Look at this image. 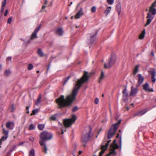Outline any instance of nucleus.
Instances as JSON below:
<instances>
[{
	"label": "nucleus",
	"instance_id": "obj_1",
	"mask_svg": "<svg viewBox=\"0 0 156 156\" xmlns=\"http://www.w3.org/2000/svg\"><path fill=\"white\" fill-rule=\"evenodd\" d=\"M87 73L88 72H84L83 76L76 82L71 94L67 96L65 99L64 96L62 95L57 100V103L60 107L69 106L71 105L75 99L76 96L80 88L83 83L88 80L89 76Z\"/></svg>",
	"mask_w": 156,
	"mask_h": 156
},
{
	"label": "nucleus",
	"instance_id": "obj_2",
	"mask_svg": "<svg viewBox=\"0 0 156 156\" xmlns=\"http://www.w3.org/2000/svg\"><path fill=\"white\" fill-rule=\"evenodd\" d=\"M52 137V134L46 131H43L40 134V138L41 140H40L39 143L41 146H44V151L46 153H47V149L44 143L47 140L51 139Z\"/></svg>",
	"mask_w": 156,
	"mask_h": 156
},
{
	"label": "nucleus",
	"instance_id": "obj_3",
	"mask_svg": "<svg viewBox=\"0 0 156 156\" xmlns=\"http://www.w3.org/2000/svg\"><path fill=\"white\" fill-rule=\"evenodd\" d=\"M119 147L118 144L116 143V140H114L110 146L109 153L105 156H115L117 154L115 150L118 149Z\"/></svg>",
	"mask_w": 156,
	"mask_h": 156
},
{
	"label": "nucleus",
	"instance_id": "obj_4",
	"mask_svg": "<svg viewBox=\"0 0 156 156\" xmlns=\"http://www.w3.org/2000/svg\"><path fill=\"white\" fill-rule=\"evenodd\" d=\"M119 126V125H118L117 123L113 124L108 132V138L105 137L104 138V141H106L107 138L109 139L111 138L115 133Z\"/></svg>",
	"mask_w": 156,
	"mask_h": 156
},
{
	"label": "nucleus",
	"instance_id": "obj_5",
	"mask_svg": "<svg viewBox=\"0 0 156 156\" xmlns=\"http://www.w3.org/2000/svg\"><path fill=\"white\" fill-rule=\"evenodd\" d=\"M76 119V116L75 115H73L71 119H65L64 120V125L65 128L69 127L73 123Z\"/></svg>",
	"mask_w": 156,
	"mask_h": 156
},
{
	"label": "nucleus",
	"instance_id": "obj_6",
	"mask_svg": "<svg viewBox=\"0 0 156 156\" xmlns=\"http://www.w3.org/2000/svg\"><path fill=\"white\" fill-rule=\"evenodd\" d=\"M116 61V57L115 55H112L109 62L104 64V67L106 69L110 68L115 63Z\"/></svg>",
	"mask_w": 156,
	"mask_h": 156
},
{
	"label": "nucleus",
	"instance_id": "obj_7",
	"mask_svg": "<svg viewBox=\"0 0 156 156\" xmlns=\"http://www.w3.org/2000/svg\"><path fill=\"white\" fill-rule=\"evenodd\" d=\"M90 132L91 130L90 129L88 132L83 135L81 140L82 142L86 143L89 140L90 137Z\"/></svg>",
	"mask_w": 156,
	"mask_h": 156
},
{
	"label": "nucleus",
	"instance_id": "obj_8",
	"mask_svg": "<svg viewBox=\"0 0 156 156\" xmlns=\"http://www.w3.org/2000/svg\"><path fill=\"white\" fill-rule=\"evenodd\" d=\"M41 24H40L36 28L33 33H32L31 37V39H33L34 38H37V34L38 32L39 31V30L40 29L41 27Z\"/></svg>",
	"mask_w": 156,
	"mask_h": 156
},
{
	"label": "nucleus",
	"instance_id": "obj_9",
	"mask_svg": "<svg viewBox=\"0 0 156 156\" xmlns=\"http://www.w3.org/2000/svg\"><path fill=\"white\" fill-rule=\"evenodd\" d=\"M110 141L111 140H109L107 141V143L105 144V145H102L101 146V149L102 150L99 153V156H102V155L104 153L105 151L107 149L108 145V144Z\"/></svg>",
	"mask_w": 156,
	"mask_h": 156
},
{
	"label": "nucleus",
	"instance_id": "obj_10",
	"mask_svg": "<svg viewBox=\"0 0 156 156\" xmlns=\"http://www.w3.org/2000/svg\"><path fill=\"white\" fill-rule=\"evenodd\" d=\"M154 17V16L151 15L150 13H148L147 14V20L146 23L145 24V27H146L150 24L152 20Z\"/></svg>",
	"mask_w": 156,
	"mask_h": 156
},
{
	"label": "nucleus",
	"instance_id": "obj_11",
	"mask_svg": "<svg viewBox=\"0 0 156 156\" xmlns=\"http://www.w3.org/2000/svg\"><path fill=\"white\" fill-rule=\"evenodd\" d=\"M138 83L137 86V87L139 86L143 83L144 78L142 75L140 74H139L137 75Z\"/></svg>",
	"mask_w": 156,
	"mask_h": 156
},
{
	"label": "nucleus",
	"instance_id": "obj_12",
	"mask_svg": "<svg viewBox=\"0 0 156 156\" xmlns=\"http://www.w3.org/2000/svg\"><path fill=\"white\" fill-rule=\"evenodd\" d=\"M142 87L143 89L146 92H151L153 91V89L149 87V85L147 83H146L143 84Z\"/></svg>",
	"mask_w": 156,
	"mask_h": 156
},
{
	"label": "nucleus",
	"instance_id": "obj_13",
	"mask_svg": "<svg viewBox=\"0 0 156 156\" xmlns=\"http://www.w3.org/2000/svg\"><path fill=\"white\" fill-rule=\"evenodd\" d=\"M138 90L137 88H134L133 86L131 87V91L130 94V96H135L137 93Z\"/></svg>",
	"mask_w": 156,
	"mask_h": 156
},
{
	"label": "nucleus",
	"instance_id": "obj_14",
	"mask_svg": "<svg viewBox=\"0 0 156 156\" xmlns=\"http://www.w3.org/2000/svg\"><path fill=\"white\" fill-rule=\"evenodd\" d=\"M147 111V109H144L141 111H139L134 114V116H141L144 114Z\"/></svg>",
	"mask_w": 156,
	"mask_h": 156
},
{
	"label": "nucleus",
	"instance_id": "obj_15",
	"mask_svg": "<svg viewBox=\"0 0 156 156\" xmlns=\"http://www.w3.org/2000/svg\"><path fill=\"white\" fill-rule=\"evenodd\" d=\"M83 14L82 9L81 8L78 12L75 15V19H78L82 16Z\"/></svg>",
	"mask_w": 156,
	"mask_h": 156
},
{
	"label": "nucleus",
	"instance_id": "obj_16",
	"mask_svg": "<svg viewBox=\"0 0 156 156\" xmlns=\"http://www.w3.org/2000/svg\"><path fill=\"white\" fill-rule=\"evenodd\" d=\"M14 123L12 122H8L6 123V127L11 129H12L14 127Z\"/></svg>",
	"mask_w": 156,
	"mask_h": 156
},
{
	"label": "nucleus",
	"instance_id": "obj_17",
	"mask_svg": "<svg viewBox=\"0 0 156 156\" xmlns=\"http://www.w3.org/2000/svg\"><path fill=\"white\" fill-rule=\"evenodd\" d=\"M148 13H150L153 16L154 15L156 14V9L150 7L149 12Z\"/></svg>",
	"mask_w": 156,
	"mask_h": 156
},
{
	"label": "nucleus",
	"instance_id": "obj_18",
	"mask_svg": "<svg viewBox=\"0 0 156 156\" xmlns=\"http://www.w3.org/2000/svg\"><path fill=\"white\" fill-rule=\"evenodd\" d=\"M151 80L153 82H155L156 81V79L155 78L156 76V72L155 71H153L151 73Z\"/></svg>",
	"mask_w": 156,
	"mask_h": 156
},
{
	"label": "nucleus",
	"instance_id": "obj_19",
	"mask_svg": "<svg viewBox=\"0 0 156 156\" xmlns=\"http://www.w3.org/2000/svg\"><path fill=\"white\" fill-rule=\"evenodd\" d=\"M116 10L117 11L119 15L120 14L121 12V5L120 4H117L116 6Z\"/></svg>",
	"mask_w": 156,
	"mask_h": 156
},
{
	"label": "nucleus",
	"instance_id": "obj_20",
	"mask_svg": "<svg viewBox=\"0 0 156 156\" xmlns=\"http://www.w3.org/2000/svg\"><path fill=\"white\" fill-rule=\"evenodd\" d=\"M145 33V30L144 29L142 32L141 34L139 36V38L140 39H143L144 37Z\"/></svg>",
	"mask_w": 156,
	"mask_h": 156
},
{
	"label": "nucleus",
	"instance_id": "obj_21",
	"mask_svg": "<svg viewBox=\"0 0 156 156\" xmlns=\"http://www.w3.org/2000/svg\"><path fill=\"white\" fill-rule=\"evenodd\" d=\"M111 7L110 6L108 7L106 10L105 11L104 14L105 15L107 16L109 13L110 12Z\"/></svg>",
	"mask_w": 156,
	"mask_h": 156
},
{
	"label": "nucleus",
	"instance_id": "obj_22",
	"mask_svg": "<svg viewBox=\"0 0 156 156\" xmlns=\"http://www.w3.org/2000/svg\"><path fill=\"white\" fill-rule=\"evenodd\" d=\"M56 34L59 35H61L63 34V31L62 29L61 28H58L56 31Z\"/></svg>",
	"mask_w": 156,
	"mask_h": 156
},
{
	"label": "nucleus",
	"instance_id": "obj_23",
	"mask_svg": "<svg viewBox=\"0 0 156 156\" xmlns=\"http://www.w3.org/2000/svg\"><path fill=\"white\" fill-rule=\"evenodd\" d=\"M139 66L136 65L135 66L133 71V74L134 75L136 74L138 71Z\"/></svg>",
	"mask_w": 156,
	"mask_h": 156
},
{
	"label": "nucleus",
	"instance_id": "obj_24",
	"mask_svg": "<svg viewBox=\"0 0 156 156\" xmlns=\"http://www.w3.org/2000/svg\"><path fill=\"white\" fill-rule=\"evenodd\" d=\"M41 101V95H40L39 96L36 100L35 102V104L37 105H38Z\"/></svg>",
	"mask_w": 156,
	"mask_h": 156
},
{
	"label": "nucleus",
	"instance_id": "obj_25",
	"mask_svg": "<svg viewBox=\"0 0 156 156\" xmlns=\"http://www.w3.org/2000/svg\"><path fill=\"white\" fill-rule=\"evenodd\" d=\"M95 35H96V34L93 35L91 36L90 40L89 41H88V43L92 44L94 43V36Z\"/></svg>",
	"mask_w": 156,
	"mask_h": 156
},
{
	"label": "nucleus",
	"instance_id": "obj_26",
	"mask_svg": "<svg viewBox=\"0 0 156 156\" xmlns=\"http://www.w3.org/2000/svg\"><path fill=\"white\" fill-rule=\"evenodd\" d=\"M122 93L123 97H126L128 95V93L127 92V90L126 88L123 90Z\"/></svg>",
	"mask_w": 156,
	"mask_h": 156
},
{
	"label": "nucleus",
	"instance_id": "obj_27",
	"mask_svg": "<svg viewBox=\"0 0 156 156\" xmlns=\"http://www.w3.org/2000/svg\"><path fill=\"white\" fill-rule=\"evenodd\" d=\"M105 77V74L104 72L102 71L101 73V76L100 77V79L99 82H100V81L102 80Z\"/></svg>",
	"mask_w": 156,
	"mask_h": 156
},
{
	"label": "nucleus",
	"instance_id": "obj_28",
	"mask_svg": "<svg viewBox=\"0 0 156 156\" xmlns=\"http://www.w3.org/2000/svg\"><path fill=\"white\" fill-rule=\"evenodd\" d=\"M8 137H7L5 136H3L1 138L0 140V144L1 145L2 143V141H5L6 140Z\"/></svg>",
	"mask_w": 156,
	"mask_h": 156
},
{
	"label": "nucleus",
	"instance_id": "obj_29",
	"mask_svg": "<svg viewBox=\"0 0 156 156\" xmlns=\"http://www.w3.org/2000/svg\"><path fill=\"white\" fill-rule=\"evenodd\" d=\"M37 127L39 130H43L44 127V124H39Z\"/></svg>",
	"mask_w": 156,
	"mask_h": 156
},
{
	"label": "nucleus",
	"instance_id": "obj_30",
	"mask_svg": "<svg viewBox=\"0 0 156 156\" xmlns=\"http://www.w3.org/2000/svg\"><path fill=\"white\" fill-rule=\"evenodd\" d=\"M37 53L38 55L41 57L42 56L44 55L43 52L40 49H38Z\"/></svg>",
	"mask_w": 156,
	"mask_h": 156
},
{
	"label": "nucleus",
	"instance_id": "obj_31",
	"mask_svg": "<svg viewBox=\"0 0 156 156\" xmlns=\"http://www.w3.org/2000/svg\"><path fill=\"white\" fill-rule=\"evenodd\" d=\"M34 149H32L29 151V156H34Z\"/></svg>",
	"mask_w": 156,
	"mask_h": 156
},
{
	"label": "nucleus",
	"instance_id": "obj_32",
	"mask_svg": "<svg viewBox=\"0 0 156 156\" xmlns=\"http://www.w3.org/2000/svg\"><path fill=\"white\" fill-rule=\"evenodd\" d=\"M35 127V126L33 124H31L29 125L28 129L29 130H31L34 129Z\"/></svg>",
	"mask_w": 156,
	"mask_h": 156
},
{
	"label": "nucleus",
	"instance_id": "obj_33",
	"mask_svg": "<svg viewBox=\"0 0 156 156\" xmlns=\"http://www.w3.org/2000/svg\"><path fill=\"white\" fill-rule=\"evenodd\" d=\"M38 109H36L33 110L32 113L31 114V115H35L38 112Z\"/></svg>",
	"mask_w": 156,
	"mask_h": 156
},
{
	"label": "nucleus",
	"instance_id": "obj_34",
	"mask_svg": "<svg viewBox=\"0 0 156 156\" xmlns=\"http://www.w3.org/2000/svg\"><path fill=\"white\" fill-rule=\"evenodd\" d=\"M33 66L31 64H29L28 66L27 69L28 70H31L33 69Z\"/></svg>",
	"mask_w": 156,
	"mask_h": 156
},
{
	"label": "nucleus",
	"instance_id": "obj_35",
	"mask_svg": "<svg viewBox=\"0 0 156 156\" xmlns=\"http://www.w3.org/2000/svg\"><path fill=\"white\" fill-rule=\"evenodd\" d=\"M3 133L4 134L5 136L7 137L8 136L9 131L8 130H6L4 129H3Z\"/></svg>",
	"mask_w": 156,
	"mask_h": 156
},
{
	"label": "nucleus",
	"instance_id": "obj_36",
	"mask_svg": "<svg viewBox=\"0 0 156 156\" xmlns=\"http://www.w3.org/2000/svg\"><path fill=\"white\" fill-rule=\"evenodd\" d=\"M5 73L6 76H9L11 72L9 70H6L5 72Z\"/></svg>",
	"mask_w": 156,
	"mask_h": 156
},
{
	"label": "nucleus",
	"instance_id": "obj_37",
	"mask_svg": "<svg viewBox=\"0 0 156 156\" xmlns=\"http://www.w3.org/2000/svg\"><path fill=\"white\" fill-rule=\"evenodd\" d=\"M107 2L110 5H112L114 3V0H107Z\"/></svg>",
	"mask_w": 156,
	"mask_h": 156
},
{
	"label": "nucleus",
	"instance_id": "obj_38",
	"mask_svg": "<svg viewBox=\"0 0 156 156\" xmlns=\"http://www.w3.org/2000/svg\"><path fill=\"white\" fill-rule=\"evenodd\" d=\"M156 0L152 4V5L150 7L155 8L156 7Z\"/></svg>",
	"mask_w": 156,
	"mask_h": 156
},
{
	"label": "nucleus",
	"instance_id": "obj_39",
	"mask_svg": "<svg viewBox=\"0 0 156 156\" xmlns=\"http://www.w3.org/2000/svg\"><path fill=\"white\" fill-rule=\"evenodd\" d=\"M7 0H3L2 2V6H3V7H5V5H6V1Z\"/></svg>",
	"mask_w": 156,
	"mask_h": 156
},
{
	"label": "nucleus",
	"instance_id": "obj_40",
	"mask_svg": "<svg viewBox=\"0 0 156 156\" xmlns=\"http://www.w3.org/2000/svg\"><path fill=\"white\" fill-rule=\"evenodd\" d=\"M12 17H9L7 23L9 24H10L12 22Z\"/></svg>",
	"mask_w": 156,
	"mask_h": 156
},
{
	"label": "nucleus",
	"instance_id": "obj_41",
	"mask_svg": "<svg viewBox=\"0 0 156 156\" xmlns=\"http://www.w3.org/2000/svg\"><path fill=\"white\" fill-rule=\"evenodd\" d=\"M96 11V7L95 6H93L91 9V11L92 12H94Z\"/></svg>",
	"mask_w": 156,
	"mask_h": 156
},
{
	"label": "nucleus",
	"instance_id": "obj_42",
	"mask_svg": "<svg viewBox=\"0 0 156 156\" xmlns=\"http://www.w3.org/2000/svg\"><path fill=\"white\" fill-rule=\"evenodd\" d=\"M94 102L96 104H97L99 102V99L97 98H95L94 100Z\"/></svg>",
	"mask_w": 156,
	"mask_h": 156
},
{
	"label": "nucleus",
	"instance_id": "obj_43",
	"mask_svg": "<svg viewBox=\"0 0 156 156\" xmlns=\"http://www.w3.org/2000/svg\"><path fill=\"white\" fill-rule=\"evenodd\" d=\"M70 78V76H68L67 77V78H66L65 79V82H64V84H65L66 83V82L69 80V79Z\"/></svg>",
	"mask_w": 156,
	"mask_h": 156
},
{
	"label": "nucleus",
	"instance_id": "obj_44",
	"mask_svg": "<svg viewBox=\"0 0 156 156\" xmlns=\"http://www.w3.org/2000/svg\"><path fill=\"white\" fill-rule=\"evenodd\" d=\"M51 119L52 120H54L56 119V117L55 115H52L51 117Z\"/></svg>",
	"mask_w": 156,
	"mask_h": 156
},
{
	"label": "nucleus",
	"instance_id": "obj_45",
	"mask_svg": "<svg viewBox=\"0 0 156 156\" xmlns=\"http://www.w3.org/2000/svg\"><path fill=\"white\" fill-rule=\"evenodd\" d=\"M78 107H75L73 108L72 109V111L73 112H76L78 110Z\"/></svg>",
	"mask_w": 156,
	"mask_h": 156
},
{
	"label": "nucleus",
	"instance_id": "obj_46",
	"mask_svg": "<svg viewBox=\"0 0 156 156\" xmlns=\"http://www.w3.org/2000/svg\"><path fill=\"white\" fill-rule=\"evenodd\" d=\"M120 142H119V145H120V149L121 150V146H122V141L121 140V137H120Z\"/></svg>",
	"mask_w": 156,
	"mask_h": 156
},
{
	"label": "nucleus",
	"instance_id": "obj_47",
	"mask_svg": "<svg viewBox=\"0 0 156 156\" xmlns=\"http://www.w3.org/2000/svg\"><path fill=\"white\" fill-rule=\"evenodd\" d=\"M29 139L31 141H33L34 140V138L32 136L29 137Z\"/></svg>",
	"mask_w": 156,
	"mask_h": 156
},
{
	"label": "nucleus",
	"instance_id": "obj_48",
	"mask_svg": "<svg viewBox=\"0 0 156 156\" xmlns=\"http://www.w3.org/2000/svg\"><path fill=\"white\" fill-rule=\"evenodd\" d=\"M8 13V10H6L5 11V14H4V16H6L7 15Z\"/></svg>",
	"mask_w": 156,
	"mask_h": 156
},
{
	"label": "nucleus",
	"instance_id": "obj_49",
	"mask_svg": "<svg viewBox=\"0 0 156 156\" xmlns=\"http://www.w3.org/2000/svg\"><path fill=\"white\" fill-rule=\"evenodd\" d=\"M4 7H5L2 6L1 9V12H3V11H4Z\"/></svg>",
	"mask_w": 156,
	"mask_h": 156
},
{
	"label": "nucleus",
	"instance_id": "obj_50",
	"mask_svg": "<svg viewBox=\"0 0 156 156\" xmlns=\"http://www.w3.org/2000/svg\"><path fill=\"white\" fill-rule=\"evenodd\" d=\"M11 58L10 57H8L6 58L7 60H8V61L10 60H11Z\"/></svg>",
	"mask_w": 156,
	"mask_h": 156
},
{
	"label": "nucleus",
	"instance_id": "obj_51",
	"mask_svg": "<svg viewBox=\"0 0 156 156\" xmlns=\"http://www.w3.org/2000/svg\"><path fill=\"white\" fill-rule=\"evenodd\" d=\"M46 6L45 5H43L42 7V10L43 9H44L46 8ZM42 10H41V12H42Z\"/></svg>",
	"mask_w": 156,
	"mask_h": 156
},
{
	"label": "nucleus",
	"instance_id": "obj_52",
	"mask_svg": "<svg viewBox=\"0 0 156 156\" xmlns=\"http://www.w3.org/2000/svg\"><path fill=\"white\" fill-rule=\"evenodd\" d=\"M151 55H152L153 56H154V52L153 51H152L151 52Z\"/></svg>",
	"mask_w": 156,
	"mask_h": 156
},
{
	"label": "nucleus",
	"instance_id": "obj_53",
	"mask_svg": "<svg viewBox=\"0 0 156 156\" xmlns=\"http://www.w3.org/2000/svg\"><path fill=\"white\" fill-rule=\"evenodd\" d=\"M61 130H62V132L61 133L62 134H63L64 133V130L62 128H61Z\"/></svg>",
	"mask_w": 156,
	"mask_h": 156
},
{
	"label": "nucleus",
	"instance_id": "obj_54",
	"mask_svg": "<svg viewBox=\"0 0 156 156\" xmlns=\"http://www.w3.org/2000/svg\"><path fill=\"white\" fill-rule=\"evenodd\" d=\"M120 122L121 120H119L117 123L118 125H119L120 123Z\"/></svg>",
	"mask_w": 156,
	"mask_h": 156
},
{
	"label": "nucleus",
	"instance_id": "obj_55",
	"mask_svg": "<svg viewBox=\"0 0 156 156\" xmlns=\"http://www.w3.org/2000/svg\"><path fill=\"white\" fill-rule=\"evenodd\" d=\"M29 106H27L26 108V109L27 110H29Z\"/></svg>",
	"mask_w": 156,
	"mask_h": 156
},
{
	"label": "nucleus",
	"instance_id": "obj_56",
	"mask_svg": "<svg viewBox=\"0 0 156 156\" xmlns=\"http://www.w3.org/2000/svg\"><path fill=\"white\" fill-rule=\"evenodd\" d=\"M47 4V0H45L44 2V5Z\"/></svg>",
	"mask_w": 156,
	"mask_h": 156
},
{
	"label": "nucleus",
	"instance_id": "obj_57",
	"mask_svg": "<svg viewBox=\"0 0 156 156\" xmlns=\"http://www.w3.org/2000/svg\"><path fill=\"white\" fill-rule=\"evenodd\" d=\"M82 151H79V154H80L82 153Z\"/></svg>",
	"mask_w": 156,
	"mask_h": 156
},
{
	"label": "nucleus",
	"instance_id": "obj_58",
	"mask_svg": "<svg viewBox=\"0 0 156 156\" xmlns=\"http://www.w3.org/2000/svg\"><path fill=\"white\" fill-rule=\"evenodd\" d=\"M119 134H118L117 135V136H116V138H118L119 137Z\"/></svg>",
	"mask_w": 156,
	"mask_h": 156
},
{
	"label": "nucleus",
	"instance_id": "obj_59",
	"mask_svg": "<svg viewBox=\"0 0 156 156\" xmlns=\"http://www.w3.org/2000/svg\"><path fill=\"white\" fill-rule=\"evenodd\" d=\"M27 111L26 112L28 114L29 113V110H27Z\"/></svg>",
	"mask_w": 156,
	"mask_h": 156
},
{
	"label": "nucleus",
	"instance_id": "obj_60",
	"mask_svg": "<svg viewBox=\"0 0 156 156\" xmlns=\"http://www.w3.org/2000/svg\"><path fill=\"white\" fill-rule=\"evenodd\" d=\"M2 67V66L1 64H0V70L1 69Z\"/></svg>",
	"mask_w": 156,
	"mask_h": 156
},
{
	"label": "nucleus",
	"instance_id": "obj_61",
	"mask_svg": "<svg viewBox=\"0 0 156 156\" xmlns=\"http://www.w3.org/2000/svg\"><path fill=\"white\" fill-rule=\"evenodd\" d=\"M72 3H73L72 2H71V3H70V5H69V6H70V5H71V4H72Z\"/></svg>",
	"mask_w": 156,
	"mask_h": 156
},
{
	"label": "nucleus",
	"instance_id": "obj_62",
	"mask_svg": "<svg viewBox=\"0 0 156 156\" xmlns=\"http://www.w3.org/2000/svg\"><path fill=\"white\" fill-rule=\"evenodd\" d=\"M39 71H37V73H39Z\"/></svg>",
	"mask_w": 156,
	"mask_h": 156
},
{
	"label": "nucleus",
	"instance_id": "obj_63",
	"mask_svg": "<svg viewBox=\"0 0 156 156\" xmlns=\"http://www.w3.org/2000/svg\"><path fill=\"white\" fill-rule=\"evenodd\" d=\"M73 16H72L71 17V19H73Z\"/></svg>",
	"mask_w": 156,
	"mask_h": 156
},
{
	"label": "nucleus",
	"instance_id": "obj_64",
	"mask_svg": "<svg viewBox=\"0 0 156 156\" xmlns=\"http://www.w3.org/2000/svg\"><path fill=\"white\" fill-rule=\"evenodd\" d=\"M102 97H103L104 96V94H102Z\"/></svg>",
	"mask_w": 156,
	"mask_h": 156
}]
</instances>
